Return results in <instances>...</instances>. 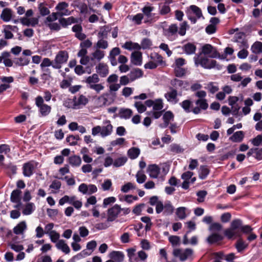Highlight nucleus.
<instances>
[{"mask_svg":"<svg viewBox=\"0 0 262 262\" xmlns=\"http://www.w3.org/2000/svg\"><path fill=\"white\" fill-rule=\"evenodd\" d=\"M189 26L186 21L180 24L179 29L176 24H172L163 30V34L168 40L172 41L178 38L179 34L182 36H184Z\"/></svg>","mask_w":262,"mask_h":262,"instance_id":"nucleus-1","label":"nucleus"},{"mask_svg":"<svg viewBox=\"0 0 262 262\" xmlns=\"http://www.w3.org/2000/svg\"><path fill=\"white\" fill-rule=\"evenodd\" d=\"M193 59L195 64L196 66L200 65L203 68L207 69H211L215 67L217 69L221 68L220 66L216 64V61L215 60L209 59L206 57H202L200 54L195 55Z\"/></svg>","mask_w":262,"mask_h":262,"instance_id":"nucleus-2","label":"nucleus"},{"mask_svg":"<svg viewBox=\"0 0 262 262\" xmlns=\"http://www.w3.org/2000/svg\"><path fill=\"white\" fill-rule=\"evenodd\" d=\"M68 59L69 54L67 51L64 50L59 51L53 60V68L55 69H60L63 64L67 63Z\"/></svg>","mask_w":262,"mask_h":262,"instance_id":"nucleus-3","label":"nucleus"},{"mask_svg":"<svg viewBox=\"0 0 262 262\" xmlns=\"http://www.w3.org/2000/svg\"><path fill=\"white\" fill-rule=\"evenodd\" d=\"M193 251L190 248H186L184 250L179 248H174L172 251L173 255L179 258L182 261L191 258L193 255Z\"/></svg>","mask_w":262,"mask_h":262,"instance_id":"nucleus-4","label":"nucleus"},{"mask_svg":"<svg viewBox=\"0 0 262 262\" xmlns=\"http://www.w3.org/2000/svg\"><path fill=\"white\" fill-rule=\"evenodd\" d=\"M94 100L95 104L98 107L109 105L113 101V99L109 93H104L100 96H96Z\"/></svg>","mask_w":262,"mask_h":262,"instance_id":"nucleus-5","label":"nucleus"},{"mask_svg":"<svg viewBox=\"0 0 262 262\" xmlns=\"http://www.w3.org/2000/svg\"><path fill=\"white\" fill-rule=\"evenodd\" d=\"M35 105L38 108L39 112L42 116H48L51 111V107L44 103V99L41 96H38L35 99Z\"/></svg>","mask_w":262,"mask_h":262,"instance_id":"nucleus-6","label":"nucleus"},{"mask_svg":"<svg viewBox=\"0 0 262 262\" xmlns=\"http://www.w3.org/2000/svg\"><path fill=\"white\" fill-rule=\"evenodd\" d=\"M38 164V162L34 160H31L24 163L22 168L24 176L26 177H30L34 173Z\"/></svg>","mask_w":262,"mask_h":262,"instance_id":"nucleus-7","label":"nucleus"},{"mask_svg":"<svg viewBox=\"0 0 262 262\" xmlns=\"http://www.w3.org/2000/svg\"><path fill=\"white\" fill-rule=\"evenodd\" d=\"M202 53L212 58L220 56L216 48L209 44H206L202 47Z\"/></svg>","mask_w":262,"mask_h":262,"instance_id":"nucleus-8","label":"nucleus"},{"mask_svg":"<svg viewBox=\"0 0 262 262\" xmlns=\"http://www.w3.org/2000/svg\"><path fill=\"white\" fill-rule=\"evenodd\" d=\"M120 212V206L115 204L114 206L108 209L107 221L108 222L115 221Z\"/></svg>","mask_w":262,"mask_h":262,"instance_id":"nucleus-9","label":"nucleus"},{"mask_svg":"<svg viewBox=\"0 0 262 262\" xmlns=\"http://www.w3.org/2000/svg\"><path fill=\"white\" fill-rule=\"evenodd\" d=\"M69 4L65 2H62L59 3L56 6L55 9L57 13L60 17L63 16H68L71 14V12L68 9Z\"/></svg>","mask_w":262,"mask_h":262,"instance_id":"nucleus-10","label":"nucleus"},{"mask_svg":"<svg viewBox=\"0 0 262 262\" xmlns=\"http://www.w3.org/2000/svg\"><path fill=\"white\" fill-rule=\"evenodd\" d=\"M196 107L192 109V112L194 114H199L201 110H206L208 107V104L206 99H199L195 102Z\"/></svg>","mask_w":262,"mask_h":262,"instance_id":"nucleus-11","label":"nucleus"},{"mask_svg":"<svg viewBox=\"0 0 262 262\" xmlns=\"http://www.w3.org/2000/svg\"><path fill=\"white\" fill-rule=\"evenodd\" d=\"M154 10V7L151 6H145L142 8V13L143 14L144 16H145L146 17L144 21V23H151L154 21L152 18L153 14L152 13V11Z\"/></svg>","mask_w":262,"mask_h":262,"instance_id":"nucleus-12","label":"nucleus"},{"mask_svg":"<svg viewBox=\"0 0 262 262\" xmlns=\"http://www.w3.org/2000/svg\"><path fill=\"white\" fill-rule=\"evenodd\" d=\"M145 103L147 107L152 106L154 111H162L164 107L162 99H157L155 100L151 99L147 100L145 101Z\"/></svg>","mask_w":262,"mask_h":262,"instance_id":"nucleus-13","label":"nucleus"},{"mask_svg":"<svg viewBox=\"0 0 262 262\" xmlns=\"http://www.w3.org/2000/svg\"><path fill=\"white\" fill-rule=\"evenodd\" d=\"M96 50L91 54V62L92 66H95L96 63L102 59L105 56V52L96 48Z\"/></svg>","mask_w":262,"mask_h":262,"instance_id":"nucleus-14","label":"nucleus"},{"mask_svg":"<svg viewBox=\"0 0 262 262\" xmlns=\"http://www.w3.org/2000/svg\"><path fill=\"white\" fill-rule=\"evenodd\" d=\"M11 76H0V93L4 92L10 88V83L13 81Z\"/></svg>","mask_w":262,"mask_h":262,"instance_id":"nucleus-15","label":"nucleus"},{"mask_svg":"<svg viewBox=\"0 0 262 262\" xmlns=\"http://www.w3.org/2000/svg\"><path fill=\"white\" fill-rule=\"evenodd\" d=\"M103 126H101V136L102 137H105L110 135L113 132V125L111 124V121L106 120L103 121Z\"/></svg>","mask_w":262,"mask_h":262,"instance_id":"nucleus-16","label":"nucleus"},{"mask_svg":"<svg viewBox=\"0 0 262 262\" xmlns=\"http://www.w3.org/2000/svg\"><path fill=\"white\" fill-rule=\"evenodd\" d=\"M31 53L30 50H25L23 52V55L17 58V64L19 66L27 65L30 61L29 56L31 55Z\"/></svg>","mask_w":262,"mask_h":262,"instance_id":"nucleus-17","label":"nucleus"},{"mask_svg":"<svg viewBox=\"0 0 262 262\" xmlns=\"http://www.w3.org/2000/svg\"><path fill=\"white\" fill-rule=\"evenodd\" d=\"M170 91L164 94L165 98L168 102H172L174 103H178L179 99L177 98L178 92L176 89L169 88Z\"/></svg>","mask_w":262,"mask_h":262,"instance_id":"nucleus-18","label":"nucleus"},{"mask_svg":"<svg viewBox=\"0 0 262 262\" xmlns=\"http://www.w3.org/2000/svg\"><path fill=\"white\" fill-rule=\"evenodd\" d=\"M11 54L8 52H3L0 56V63L3 62L7 67H11L13 65V61L11 58Z\"/></svg>","mask_w":262,"mask_h":262,"instance_id":"nucleus-19","label":"nucleus"},{"mask_svg":"<svg viewBox=\"0 0 262 262\" xmlns=\"http://www.w3.org/2000/svg\"><path fill=\"white\" fill-rule=\"evenodd\" d=\"M130 61L136 66H141L142 63V54L139 51L133 52L131 54Z\"/></svg>","mask_w":262,"mask_h":262,"instance_id":"nucleus-20","label":"nucleus"},{"mask_svg":"<svg viewBox=\"0 0 262 262\" xmlns=\"http://www.w3.org/2000/svg\"><path fill=\"white\" fill-rule=\"evenodd\" d=\"M96 72L101 77H106L108 74V67L104 63H99L96 67Z\"/></svg>","mask_w":262,"mask_h":262,"instance_id":"nucleus-21","label":"nucleus"},{"mask_svg":"<svg viewBox=\"0 0 262 262\" xmlns=\"http://www.w3.org/2000/svg\"><path fill=\"white\" fill-rule=\"evenodd\" d=\"M183 51L188 55L194 54L196 50V47L193 43L188 42L181 47Z\"/></svg>","mask_w":262,"mask_h":262,"instance_id":"nucleus-22","label":"nucleus"},{"mask_svg":"<svg viewBox=\"0 0 262 262\" xmlns=\"http://www.w3.org/2000/svg\"><path fill=\"white\" fill-rule=\"evenodd\" d=\"M187 84L186 81L177 78H174L170 81V84L172 86L171 88L172 89H176L177 91V90H182L185 88Z\"/></svg>","mask_w":262,"mask_h":262,"instance_id":"nucleus-23","label":"nucleus"},{"mask_svg":"<svg viewBox=\"0 0 262 262\" xmlns=\"http://www.w3.org/2000/svg\"><path fill=\"white\" fill-rule=\"evenodd\" d=\"M147 172L151 178H157L160 172V168L156 164H152L148 166Z\"/></svg>","mask_w":262,"mask_h":262,"instance_id":"nucleus-24","label":"nucleus"},{"mask_svg":"<svg viewBox=\"0 0 262 262\" xmlns=\"http://www.w3.org/2000/svg\"><path fill=\"white\" fill-rule=\"evenodd\" d=\"M224 234L228 239H231L235 237H240L241 236L240 231L232 228L231 226L225 230Z\"/></svg>","mask_w":262,"mask_h":262,"instance_id":"nucleus-25","label":"nucleus"},{"mask_svg":"<svg viewBox=\"0 0 262 262\" xmlns=\"http://www.w3.org/2000/svg\"><path fill=\"white\" fill-rule=\"evenodd\" d=\"M143 75V72L142 70L139 68L133 69L128 74V76L130 77V80H131V82L142 77Z\"/></svg>","mask_w":262,"mask_h":262,"instance_id":"nucleus-26","label":"nucleus"},{"mask_svg":"<svg viewBox=\"0 0 262 262\" xmlns=\"http://www.w3.org/2000/svg\"><path fill=\"white\" fill-rule=\"evenodd\" d=\"M88 102V99L83 95H81L78 98H74V106L75 108H79L80 105H85Z\"/></svg>","mask_w":262,"mask_h":262,"instance_id":"nucleus-27","label":"nucleus"},{"mask_svg":"<svg viewBox=\"0 0 262 262\" xmlns=\"http://www.w3.org/2000/svg\"><path fill=\"white\" fill-rule=\"evenodd\" d=\"M133 115L132 110L127 108H121L118 112L117 116L121 119H128Z\"/></svg>","mask_w":262,"mask_h":262,"instance_id":"nucleus-28","label":"nucleus"},{"mask_svg":"<svg viewBox=\"0 0 262 262\" xmlns=\"http://www.w3.org/2000/svg\"><path fill=\"white\" fill-rule=\"evenodd\" d=\"M54 60H51L48 58H44L40 65L41 70L49 74L51 73L49 69H46V67L52 66L53 68Z\"/></svg>","mask_w":262,"mask_h":262,"instance_id":"nucleus-29","label":"nucleus"},{"mask_svg":"<svg viewBox=\"0 0 262 262\" xmlns=\"http://www.w3.org/2000/svg\"><path fill=\"white\" fill-rule=\"evenodd\" d=\"M56 248L62 251L65 254H69L70 252V249L63 239H59L56 244Z\"/></svg>","mask_w":262,"mask_h":262,"instance_id":"nucleus-30","label":"nucleus"},{"mask_svg":"<svg viewBox=\"0 0 262 262\" xmlns=\"http://www.w3.org/2000/svg\"><path fill=\"white\" fill-rule=\"evenodd\" d=\"M174 118L173 114L172 112L170 111H167L166 112L163 116V119L164 121V124L163 125H161V127L162 128H165L168 126L169 125V122L173 120Z\"/></svg>","mask_w":262,"mask_h":262,"instance_id":"nucleus-31","label":"nucleus"},{"mask_svg":"<svg viewBox=\"0 0 262 262\" xmlns=\"http://www.w3.org/2000/svg\"><path fill=\"white\" fill-rule=\"evenodd\" d=\"M68 162L72 167H77L81 164V159L79 156H71L68 158Z\"/></svg>","mask_w":262,"mask_h":262,"instance_id":"nucleus-32","label":"nucleus"},{"mask_svg":"<svg viewBox=\"0 0 262 262\" xmlns=\"http://www.w3.org/2000/svg\"><path fill=\"white\" fill-rule=\"evenodd\" d=\"M127 18H128L135 25H140L144 18V15L143 14L139 13L134 15H128Z\"/></svg>","mask_w":262,"mask_h":262,"instance_id":"nucleus-33","label":"nucleus"},{"mask_svg":"<svg viewBox=\"0 0 262 262\" xmlns=\"http://www.w3.org/2000/svg\"><path fill=\"white\" fill-rule=\"evenodd\" d=\"M99 80L98 75L97 74H93L85 79V83L87 84V86L90 88L92 85L97 83Z\"/></svg>","mask_w":262,"mask_h":262,"instance_id":"nucleus-34","label":"nucleus"},{"mask_svg":"<svg viewBox=\"0 0 262 262\" xmlns=\"http://www.w3.org/2000/svg\"><path fill=\"white\" fill-rule=\"evenodd\" d=\"M248 244L244 241V240L239 238L236 242L235 247L239 253H242L248 247Z\"/></svg>","mask_w":262,"mask_h":262,"instance_id":"nucleus-35","label":"nucleus"},{"mask_svg":"<svg viewBox=\"0 0 262 262\" xmlns=\"http://www.w3.org/2000/svg\"><path fill=\"white\" fill-rule=\"evenodd\" d=\"M122 48L129 51L133 50H139L141 49V47L139 43L133 42L131 41L125 42L124 44L122 45Z\"/></svg>","mask_w":262,"mask_h":262,"instance_id":"nucleus-36","label":"nucleus"},{"mask_svg":"<svg viewBox=\"0 0 262 262\" xmlns=\"http://www.w3.org/2000/svg\"><path fill=\"white\" fill-rule=\"evenodd\" d=\"M35 209V206L33 203H28L24 206L22 213L25 215H30L34 212Z\"/></svg>","mask_w":262,"mask_h":262,"instance_id":"nucleus-37","label":"nucleus"},{"mask_svg":"<svg viewBox=\"0 0 262 262\" xmlns=\"http://www.w3.org/2000/svg\"><path fill=\"white\" fill-rule=\"evenodd\" d=\"M110 257L116 262H122L124 255L122 252L114 251L110 253Z\"/></svg>","mask_w":262,"mask_h":262,"instance_id":"nucleus-38","label":"nucleus"},{"mask_svg":"<svg viewBox=\"0 0 262 262\" xmlns=\"http://www.w3.org/2000/svg\"><path fill=\"white\" fill-rule=\"evenodd\" d=\"M60 24L63 28H66L68 26L77 22L76 18L73 16L69 17L67 18L61 17L59 19Z\"/></svg>","mask_w":262,"mask_h":262,"instance_id":"nucleus-39","label":"nucleus"},{"mask_svg":"<svg viewBox=\"0 0 262 262\" xmlns=\"http://www.w3.org/2000/svg\"><path fill=\"white\" fill-rule=\"evenodd\" d=\"M223 239V236L220 234L212 233L207 237V241L209 244H213L220 242Z\"/></svg>","mask_w":262,"mask_h":262,"instance_id":"nucleus-40","label":"nucleus"},{"mask_svg":"<svg viewBox=\"0 0 262 262\" xmlns=\"http://www.w3.org/2000/svg\"><path fill=\"white\" fill-rule=\"evenodd\" d=\"M13 13L12 10L9 8H5L1 15V18L4 21L7 22L11 20Z\"/></svg>","mask_w":262,"mask_h":262,"instance_id":"nucleus-41","label":"nucleus"},{"mask_svg":"<svg viewBox=\"0 0 262 262\" xmlns=\"http://www.w3.org/2000/svg\"><path fill=\"white\" fill-rule=\"evenodd\" d=\"M252 52L255 54H259L262 53V42L255 41L251 47Z\"/></svg>","mask_w":262,"mask_h":262,"instance_id":"nucleus-42","label":"nucleus"},{"mask_svg":"<svg viewBox=\"0 0 262 262\" xmlns=\"http://www.w3.org/2000/svg\"><path fill=\"white\" fill-rule=\"evenodd\" d=\"M244 137V132L243 131H237L230 137V140L234 142H240L243 140Z\"/></svg>","mask_w":262,"mask_h":262,"instance_id":"nucleus-43","label":"nucleus"},{"mask_svg":"<svg viewBox=\"0 0 262 262\" xmlns=\"http://www.w3.org/2000/svg\"><path fill=\"white\" fill-rule=\"evenodd\" d=\"M140 154V150L137 147H132L128 149L127 155L130 159H136Z\"/></svg>","mask_w":262,"mask_h":262,"instance_id":"nucleus-44","label":"nucleus"},{"mask_svg":"<svg viewBox=\"0 0 262 262\" xmlns=\"http://www.w3.org/2000/svg\"><path fill=\"white\" fill-rule=\"evenodd\" d=\"M174 211V207L170 201L165 202L164 206L163 214L164 215H170Z\"/></svg>","mask_w":262,"mask_h":262,"instance_id":"nucleus-45","label":"nucleus"},{"mask_svg":"<svg viewBox=\"0 0 262 262\" xmlns=\"http://www.w3.org/2000/svg\"><path fill=\"white\" fill-rule=\"evenodd\" d=\"M209 172L210 171L207 166H201L199 171V178L202 180L205 179L209 174Z\"/></svg>","mask_w":262,"mask_h":262,"instance_id":"nucleus-46","label":"nucleus"},{"mask_svg":"<svg viewBox=\"0 0 262 262\" xmlns=\"http://www.w3.org/2000/svg\"><path fill=\"white\" fill-rule=\"evenodd\" d=\"M179 104L186 113H188L190 112H192V110H191L192 102L190 100H185L182 102L180 103Z\"/></svg>","mask_w":262,"mask_h":262,"instance_id":"nucleus-47","label":"nucleus"},{"mask_svg":"<svg viewBox=\"0 0 262 262\" xmlns=\"http://www.w3.org/2000/svg\"><path fill=\"white\" fill-rule=\"evenodd\" d=\"M174 75L177 77H182L184 76L187 72V69L182 67L173 68Z\"/></svg>","mask_w":262,"mask_h":262,"instance_id":"nucleus-48","label":"nucleus"},{"mask_svg":"<svg viewBox=\"0 0 262 262\" xmlns=\"http://www.w3.org/2000/svg\"><path fill=\"white\" fill-rule=\"evenodd\" d=\"M190 10L192 12V13L195 15L197 18H201L204 17L202 14V10L201 9L195 5H191L189 7Z\"/></svg>","mask_w":262,"mask_h":262,"instance_id":"nucleus-49","label":"nucleus"},{"mask_svg":"<svg viewBox=\"0 0 262 262\" xmlns=\"http://www.w3.org/2000/svg\"><path fill=\"white\" fill-rule=\"evenodd\" d=\"M150 58L158 65H162L164 61L163 60V57L157 53H154L151 54Z\"/></svg>","mask_w":262,"mask_h":262,"instance_id":"nucleus-50","label":"nucleus"},{"mask_svg":"<svg viewBox=\"0 0 262 262\" xmlns=\"http://www.w3.org/2000/svg\"><path fill=\"white\" fill-rule=\"evenodd\" d=\"M76 199L75 196H69L68 195H64L61 198L59 201V204L61 206L64 205L65 203H68L72 204V202Z\"/></svg>","mask_w":262,"mask_h":262,"instance_id":"nucleus-51","label":"nucleus"},{"mask_svg":"<svg viewBox=\"0 0 262 262\" xmlns=\"http://www.w3.org/2000/svg\"><path fill=\"white\" fill-rule=\"evenodd\" d=\"M168 241L171 243L172 247H177L181 244V238L177 235H171L168 237Z\"/></svg>","mask_w":262,"mask_h":262,"instance_id":"nucleus-52","label":"nucleus"},{"mask_svg":"<svg viewBox=\"0 0 262 262\" xmlns=\"http://www.w3.org/2000/svg\"><path fill=\"white\" fill-rule=\"evenodd\" d=\"M127 158L125 156L119 157L115 160L113 163V165L116 167L123 166L127 162Z\"/></svg>","mask_w":262,"mask_h":262,"instance_id":"nucleus-53","label":"nucleus"},{"mask_svg":"<svg viewBox=\"0 0 262 262\" xmlns=\"http://www.w3.org/2000/svg\"><path fill=\"white\" fill-rule=\"evenodd\" d=\"M79 135H70L66 138V141L70 145H76L77 144V141L79 140Z\"/></svg>","mask_w":262,"mask_h":262,"instance_id":"nucleus-54","label":"nucleus"},{"mask_svg":"<svg viewBox=\"0 0 262 262\" xmlns=\"http://www.w3.org/2000/svg\"><path fill=\"white\" fill-rule=\"evenodd\" d=\"M108 46V42L103 39H99L95 46V48L98 49H106Z\"/></svg>","mask_w":262,"mask_h":262,"instance_id":"nucleus-55","label":"nucleus"},{"mask_svg":"<svg viewBox=\"0 0 262 262\" xmlns=\"http://www.w3.org/2000/svg\"><path fill=\"white\" fill-rule=\"evenodd\" d=\"M137 182L139 184L143 183L146 180V176L144 174V171L142 170L137 172L136 174Z\"/></svg>","mask_w":262,"mask_h":262,"instance_id":"nucleus-56","label":"nucleus"},{"mask_svg":"<svg viewBox=\"0 0 262 262\" xmlns=\"http://www.w3.org/2000/svg\"><path fill=\"white\" fill-rule=\"evenodd\" d=\"M206 88L211 94H214L219 90L218 85L213 82L208 83Z\"/></svg>","mask_w":262,"mask_h":262,"instance_id":"nucleus-57","label":"nucleus"},{"mask_svg":"<svg viewBox=\"0 0 262 262\" xmlns=\"http://www.w3.org/2000/svg\"><path fill=\"white\" fill-rule=\"evenodd\" d=\"M186 63V60L182 57L177 58L172 65V68H180Z\"/></svg>","mask_w":262,"mask_h":262,"instance_id":"nucleus-58","label":"nucleus"},{"mask_svg":"<svg viewBox=\"0 0 262 262\" xmlns=\"http://www.w3.org/2000/svg\"><path fill=\"white\" fill-rule=\"evenodd\" d=\"M15 27L11 26H7L4 30L5 33V37L6 39H10L13 37V34L11 33V30H13Z\"/></svg>","mask_w":262,"mask_h":262,"instance_id":"nucleus-59","label":"nucleus"},{"mask_svg":"<svg viewBox=\"0 0 262 262\" xmlns=\"http://www.w3.org/2000/svg\"><path fill=\"white\" fill-rule=\"evenodd\" d=\"M134 106L137 108L138 113H142L146 110L147 106L141 101H136L134 103Z\"/></svg>","mask_w":262,"mask_h":262,"instance_id":"nucleus-60","label":"nucleus"},{"mask_svg":"<svg viewBox=\"0 0 262 262\" xmlns=\"http://www.w3.org/2000/svg\"><path fill=\"white\" fill-rule=\"evenodd\" d=\"M186 208L184 207H179L177 209L176 214L180 220H183L186 217Z\"/></svg>","mask_w":262,"mask_h":262,"instance_id":"nucleus-61","label":"nucleus"},{"mask_svg":"<svg viewBox=\"0 0 262 262\" xmlns=\"http://www.w3.org/2000/svg\"><path fill=\"white\" fill-rule=\"evenodd\" d=\"M135 188V185L131 182H128L121 187V190L124 193H126L130 189H134Z\"/></svg>","mask_w":262,"mask_h":262,"instance_id":"nucleus-62","label":"nucleus"},{"mask_svg":"<svg viewBox=\"0 0 262 262\" xmlns=\"http://www.w3.org/2000/svg\"><path fill=\"white\" fill-rule=\"evenodd\" d=\"M170 151L175 154L182 153L184 151V149L182 148L181 146L177 144H172L170 145Z\"/></svg>","mask_w":262,"mask_h":262,"instance_id":"nucleus-63","label":"nucleus"},{"mask_svg":"<svg viewBox=\"0 0 262 262\" xmlns=\"http://www.w3.org/2000/svg\"><path fill=\"white\" fill-rule=\"evenodd\" d=\"M48 235L50 236L51 242L54 243H57L58 240H59L60 234L55 230L51 231Z\"/></svg>","mask_w":262,"mask_h":262,"instance_id":"nucleus-64","label":"nucleus"}]
</instances>
